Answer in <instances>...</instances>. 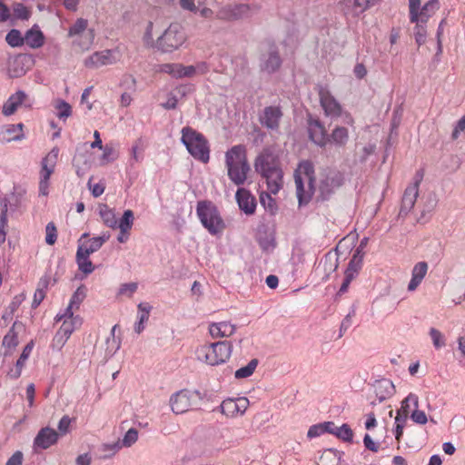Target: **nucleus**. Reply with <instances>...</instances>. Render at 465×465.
I'll use <instances>...</instances> for the list:
<instances>
[{
  "instance_id": "obj_1",
  "label": "nucleus",
  "mask_w": 465,
  "mask_h": 465,
  "mask_svg": "<svg viewBox=\"0 0 465 465\" xmlns=\"http://www.w3.org/2000/svg\"><path fill=\"white\" fill-rule=\"evenodd\" d=\"M254 168L266 180L270 193L276 194L283 183V172L277 151L273 147L263 148L255 159Z\"/></svg>"
},
{
  "instance_id": "obj_2",
  "label": "nucleus",
  "mask_w": 465,
  "mask_h": 465,
  "mask_svg": "<svg viewBox=\"0 0 465 465\" xmlns=\"http://www.w3.org/2000/svg\"><path fill=\"white\" fill-rule=\"evenodd\" d=\"M225 165L230 180L235 185H242L251 170L243 145H234L225 153Z\"/></svg>"
},
{
  "instance_id": "obj_3",
  "label": "nucleus",
  "mask_w": 465,
  "mask_h": 465,
  "mask_svg": "<svg viewBox=\"0 0 465 465\" xmlns=\"http://www.w3.org/2000/svg\"><path fill=\"white\" fill-rule=\"evenodd\" d=\"M232 352L231 341H214L200 345L195 350L196 359L210 366H217L229 361Z\"/></svg>"
},
{
  "instance_id": "obj_4",
  "label": "nucleus",
  "mask_w": 465,
  "mask_h": 465,
  "mask_svg": "<svg viewBox=\"0 0 465 465\" xmlns=\"http://www.w3.org/2000/svg\"><path fill=\"white\" fill-rule=\"evenodd\" d=\"M313 173V166L309 161L302 162L295 170L294 183L300 205L308 203L315 192Z\"/></svg>"
},
{
  "instance_id": "obj_5",
  "label": "nucleus",
  "mask_w": 465,
  "mask_h": 465,
  "mask_svg": "<svg viewBox=\"0 0 465 465\" xmlns=\"http://www.w3.org/2000/svg\"><path fill=\"white\" fill-rule=\"evenodd\" d=\"M187 41L183 26L172 23L156 39L155 49L163 54H171L179 50Z\"/></svg>"
},
{
  "instance_id": "obj_6",
  "label": "nucleus",
  "mask_w": 465,
  "mask_h": 465,
  "mask_svg": "<svg viewBox=\"0 0 465 465\" xmlns=\"http://www.w3.org/2000/svg\"><path fill=\"white\" fill-rule=\"evenodd\" d=\"M182 143L195 159L207 163L210 158L208 143L203 135L191 127L182 129Z\"/></svg>"
},
{
  "instance_id": "obj_7",
  "label": "nucleus",
  "mask_w": 465,
  "mask_h": 465,
  "mask_svg": "<svg viewBox=\"0 0 465 465\" xmlns=\"http://www.w3.org/2000/svg\"><path fill=\"white\" fill-rule=\"evenodd\" d=\"M196 211L202 224L211 234L222 232L225 228L224 222L213 203L208 201L199 202Z\"/></svg>"
},
{
  "instance_id": "obj_8",
  "label": "nucleus",
  "mask_w": 465,
  "mask_h": 465,
  "mask_svg": "<svg viewBox=\"0 0 465 465\" xmlns=\"http://www.w3.org/2000/svg\"><path fill=\"white\" fill-rule=\"evenodd\" d=\"M319 98L320 104L324 111L326 117H329L331 120H337L339 117L344 116V122L347 124H353L354 120L351 115L349 113L343 111L340 103L335 99V97L328 89L321 87L319 90Z\"/></svg>"
},
{
  "instance_id": "obj_9",
  "label": "nucleus",
  "mask_w": 465,
  "mask_h": 465,
  "mask_svg": "<svg viewBox=\"0 0 465 465\" xmlns=\"http://www.w3.org/2000/svg\"><path fill=\"white\" fill-rule=\"evenodd\" d=\"M198 398L197 391L180 390L170 396L169 406L174 414H183L193 408Z\"/></svg>"
},
{
  "instance_id": "obj_10",
  "label": "nucleus",
  "mask_w": 465,
  "mask_h": 465,
  "mask_svg": "<svg viewBox=\"0 0 465 465\" xmlns=\"http://www.w3.org/2000/svg\"><path fill=\"white\" fill-rule=\"evenodd\" d=\"M59 150L58 148H53L45 158H43L41 163V171H40V181H39V193L43 196H46L48 194L49 188V179L52 173L54 171L57 159H58Z\"/></svg>"
},
{
  "instance_id": "obj_11",
  "label": "nucleus",
  "mask_w": 465,
  "mask_h": 465,
  "mask_svg": "<svg viewBox=\"0 0 465 465\" xmlns=\"http://www.w3.org/2000/svg\"><path fill=\"white\" fill-rule=\"evenodd\" d=\"M250 402L246 397L228 398L220 405L221 413L228 419L242 417L249 408Z\"/></svg>"
},
{
  "instance_id": "obj_12",
  "label": "nucleus",
  "mask_w": 465,
  "mask_h": 465,
  "mask_svg": "<svg viewBox=\"0 0 465 465\" xmlns=\"http://www.w3.org/2000/svg\"><path fill=\"white\" fill-rule=\"evenodd\" d=\"M119 60L118 52L114 50H103L94 52L84 60L85 67L97 69L102 66L116 64Z\"/></svg>"
},
{
  "instance_id": "obj_13",
  "label": "nucleus",
  "mask_w": 465,
  "mask_h": 465,
  "mask_svg": "<svg viewBox=\"0 0 465 465\" xmlns=\"http://www.w3.org/2000/svg\"><path fill=\"white\" fill-rule=\"evenodd\" d=\"M423 179L422 172L419 171L415 173L413 177V183H411L404 192L401 203V208L400 211L401 214H407L410 211H411L416 203L418 194H419V186Z\"/></svg>"
},
{
  "instance_id": "obj_14",
  "label": "nucleus",
  "mask_w": 465,
  "mask_h": 465,
  "mask_svg": "<svg viewBox=\"0 0 465 465\" xmlns=\"http://www.w3.org/2000/svg\"><path fill=\"white\" fill-rule=\"evenodd\" d=\"M252 14V8L245 4L226 5L216 13L219 20L232 21L248 17Z\"/></svg>"
},
{
  "instance_id": "obj_15",
  "label": "nucleus",
  "mask_w": 465,
  "mask_h": 465,
  "mask_svg": "<svg viewBox=\"0 0 465 465\" xmlns=\"http://www.w3.org/2000/svg\"><path fill=\"white\" fill-rule=\"evenodd\" d=\"M282 115L283 114L279 106H267L261 113L259 122L268 130L278 131Z\"/></svg>"
},
{
  "instance_id": "obj_16",
  "label": "nucleus",
  "mask_w": 465,
  "mask_h": 465,
  "mask_svg": "<svg viewBox=\"0 0 465 465\" xmlns=\"http://www.w3.org/2000/svg\"><path fill=\"white\" fill-rule=\"evenodd\" d=\"M341 175L336 171H326L321 174L319 190L322 197L330 195L341 185Z\"/></svg>"
},
{
  "instance_id": "obj_17",
  "label": "nucleus",
  "mask_w": 465,
  "mask_h": 465,
  "mask_svg": "<svg viewBox=\"0 0 465 465\" xmlns=\"http://www.w3.org/2000/svg\"><path fill=\"white\" fill-rule=\"evenodd\" d=\"M59 440L58 432L51 427H44L39 430L34 439L33 447L36 450H46L57 443Z\"/></svg>"
},
{
  "instance_id": "obj_18",
  "label": "nucleus",
  "mask_w": 465,
  "mask_h": 465,
  "mask_svg": "<svg viewBox=\"0 0 465 465\" xmlns=\"http://www.w3.org/2000/svg\"><path fill=\"white\" fill-rule=\"evenodd\" d=\"M25 125L19 124H7L0 126V143L5 144L12 142H20L25 139Z\"/></svg>"
},
{
  "instance_id": "obj_19",
  "label": "nucleus",
  "mask_w": 465,
  "mask_h": 465,
  "mask_svg": "<svg viewBox=\"0 0 465 465\" xmlns=\"http://www.w3.org/2000/svg\"><path fill=\"white\" fill-rule=\"evenodd\" d=\"M381 0H341L340 5L344 12L358 17L371 7L376 5Z\"/></svg>"
},
{
  "instance_id": "obj_20",
  "label": "nucleus",
  "mask_w": 465,
  "mask_h": 465,
  "mask_svg": "<svg viewBox=\"0 0 465 465\" xmlns=\"http://www.w3.org/2000/svg\"><path fill=\"white\" fill-rule=\"evenodd\" d=\"M237 326L230 321L211 322L208 325V332L213 339H223L232 336Z\"/></svg>"
},
{
  "instance_id": "obj_21",
  "label": "nucleus",
  "mask_w": 465,
  "mask_h": 465,
  "mask_svg": "<svg viewBox=\"0 0 465 465\" xmlns=\"http://www.w3.org/2000/svg\"><path fill=\"white\" fill-rule=\"evenodd\" d=\"M30 58L26 55L19 54L10 57L8 60L7 72L10 77L16 78L24 75L28 70Z\"/></svg>"
},
{
  "instance_id": "obj_22",
  "label": "nucleus",
  "mask_w": 465,
  "mask_h": 465,
  "mask_svg": "<svg viewBox=\"0 0 465 465\" xmlns=\"http://www.w3.org/2000/svg\"><path fill=\"white\" fill-rule=\"evenodd\" d=\"M28 95L24 91H17L10 95L2 106V114L5 116L13 115L23 104L27 101Z\"/></svg>"
},
{
  "instance_id": "obj_23",
  "label": "nucleus",
  "mask_w": 465,
  "mask_h": 465,
  "mask_svg": "<svg viewBox=\"0 0 465 465\" xmlns=\"http://www.w3.org/2000/svg\"><path fill=\"white\" fill-rule=\"evenodd\" d=\"M235 197L238 205L242 212L248 215L254 213L256 208V201L248 190L244 188H239L236 192Z\"/></svg>"
},
{
  "instance_id": "obj_24",
  "label": "nucleus",
  "mask_w": 465,
  "mask_h": 465,
  "mask_svg": "<svg viewBox=\"0 0 465 465\" xmlns=\"http://www.w3.org/2000/svg\"><path fill=\"white\" fill-rule=\"evenodd\" d=\"M282 60L278 52L274 48H271L262 55L260 66L263 72L272 74L280 68Z\"/></svg>"
},
{
  "instance_id": "obj_25",
  "label": "nucleus",
  "mask_w": 465,
  "mask_h": 465,
  "mask_svg": "<svg viewBox=\"0 0 465 465\" xmlns=\"http://www.w3.org/2000/svg\"><path fill=\"white\" fill-rule=\"evenodd\" d=\"M56 321H63L58 331L68 337H70L74 330L79 328L82 324V319L79 316H74V314L72 316L65 315V312L63 314H58L56 316Z\"/></svg>"
},
{
  "instance_id": "obj_26",
  "label": "nucleus",
  "mask_w": 465,
  "mask_h": 465,
  "mask_svg": "<svg viewBox=\"0 0 465 465\" xmlns=\"http://www.w3.org/2000/svg\"><path fill=\"white\" fill-rule=\"evenodd\" d=\"M428 268L426 262H419L413 266L411 279L408 284L409 292H414L419 287L428 272Z\"/></svg>"
},
{
  "instance_id": "obj_27",
  "label": "nucleus",
  "mask_w": 465,
  "mask_h": 465,
  "mask_svg": "<svg viewBox=\"0 0 465 465\" xmlns=\"http://www.w3.org/2000/svg\"><path fill=\"white\" fill-rule=\"evenodd\" d=\"M24 331L21 322H15L7 334L3 339V346L5 348V354L11 353L18 344V333Z\"/></svg>"
},
{
  "instance_id": "obj_28",
  "label": "nucleus",
  "mask_w": 465,
  "mask_h": 465,
  "mask_svg": "<svg viewBox=\"0 0 465 465\" xmlns=\"http://www.w3.org/2000/svg\"><path fill=\"white\" fill-rule=\"evenodd\" d=\"M309 134L312 141L320 146H324L329 140L326 130L319 120H313L309 123Z\"/></svg>"
},
{
  "instance_id": "obj_29",
  "label": "nucleus",
  "mask_w": 465,
  "mask_h": 465,
  "mask_svg": "<svg viewBox=\"0 0 465 465\" xmlns=\"http://www.w3.org/2000/svg\"><path fill=\"white\" fill-rule=\"evenodd\" d=\"M110 238V234L105 232L100 236L94 237L87 242L80 244L78 246V251L84 252V254H92L94 252L98 251L103 244Z\"/></svg>"
},
{
  "instance_id": "obj_30",
  "label": "nucleus",
  "mask_w": 465,
  "mask_h": 465,
  "mask_svg": "<svg viewBox=\"0 0 465 465\" xmlns=\"http://www.w3.org/2000/svg\"><path fill=\"white\" fill-rule=\"evenodd\" d=\"M45 37L37 25L27 30L24 35V43L31 48H39L44 45Z\"/></svg>"
},
{
  "instance_id": "obj_31",
  "label": "nucleus",
  "mask_w": 465,
  "mask_h": 465,
  "mask_svg": "<svg viewBox=\"0 0 465 465\" xmlns=\"http://www.w3.org/2000/svg\"><path fill=\"white\" fill-rule=\"evenodd\" d=\"M86 296V288L84 285H81L76 289L74 294L71 297L70 302L65 309V315L72 316L74 314V310H78L80 304L83 302Z\"/></svg>"
},
{
  "instance_id": "obj_32",
  "label": "nucleus",
  "mask_w": 465,
  "mask_h": 465,
  "mask_svg": "<svg viewBox=\"0 0 465 465\" xmlns=\"http://www.w3.org/2000/svg\"><path fill=\"white\" fill-rule=\"evenodd\" d=\"M438 203L437 195L433 192H430L427 194L423 195L421 198L420 205H421V217L419 219L420 221L427 214H430L434 209L436 208Z\"/></svg>"
},
{
  "instance_id": "obj_33",
  "label": "nucleus",
  "mask_w": 465,
  "mask_h": 465,
  "mask_svg": "<svg viewBox=\"0 0 465 465\" xmlns=\"http://www.w3.org/2000/svg\"><path fill=\"white\" fill-rule=\"evenodd\" d=\"M94 40V31L91 30L85 32L74 38L73 45L77 47L80 51L84 52L89 50Z\"/></svg>"
},
{
  "instance_id": "obj_34",
  "label": "nucleus",
  "mask_w": 465,
  "mask_h": 465,
  "mask_svg": "<svg viewBox=\"0 0 465 465\" xmlns=\"http://www.w3.org/2000/svg\"><path fill=\"white\" fill-rule=\"evenodd\" d=\"M99 214L104 224L111 229L117 228V218L113 209L106 204L99 205Z\"/></svg>"
},
{
  "instance_id": "obj_35",
  "label": "nucleus",
  "mask_w": 465,
  "mask_h": 465,
  "mask_svg": "<svg viewBox=\"0 0 465 465\" xmlns=\"http://www.w3.org/2000/svg\"><path fill=\"white\" fill-rule=\"evenodd\" d=\"M117 326L114 325L109 333V335L105 338V357H112L121 346V341L119 338L115 336V330Z\"/></svg>"
},
{
  "instance_id": "obj_36",
  "label": "nucleus",
  "mask_w": 465,
  "mask_h": 465,
  "mask_svg": "<svg viewBox=\"0 0 465 465\" xmlns=\"http://www.w3.org/2000/svg\"><path fill=\"white\" fill-rule=\"evenodd\" d=\"M151 309L152 306L148 303L141 302L138 304V322L134 325L135 332L141 333L143 331L144 322L149 319Z\"/></svg>"
},
{
  "instance_id": "obj_37",
  "label": "nucleus",
  "mask_w": 465,
  "mask_h": 465,
  "mask_svg": "<svg viewBox=\"0 0 465 465\" xmlns=\"http://www.w3.org/2000/svg\"><path fill=\"white\" fill-rule=\"evenodd\" d=\"M341 454L332 449L325 450L319 459L318 465H339Z\"/></svg>"
},
{
  "instance_id": "obj_38",
  "label": "nucleus",
  "mask_w": 465,
  "mask_h": 465,
  "mask_svg": "<svg viewBox=\"0 0 465 465\" xmlns=\"http://www.w3.org/2000/svg\"><path fill=\"white\" fill-rule=\"evenodd\" d=\"M330 140L336 145L344 146L349 140V132L347 128L336 126L331 132Z\"/></svg>"
},
{
  "instance_id": "obj_39",
  "label": "nucleus",
  "mask_w": 465,
  "mask_h": 465,
  "mask_svg": "<svg viewBox=\"0 0 465 465\" xmlns=\"http://www.w3.org/2000/svg\"><path fill=\"white\" fill-rule=\"evenodd\" d=\"M76 262L79 270L83 272L84 274H90L94 270V267L89 259V254H84V252L78 250L76 252Z\"/></svg>"
},
{
  "instance_id": "obj_40",
  "label": "nucleus",
  "mask_w": 465,
  "mask_h": 465,
  "mask_svg": "<svg viewBox=\"0 0 465 465\" xmlns=\"http://www.w3.org/2000/svg\"><path fill=\"white\" fill-rule=\"evenodd\" d=\"M439 7L434 1H428L418 12V23H426L428 19L438 10Z\"/></svg>"
},
{
  "instance_id": "obj_41",
  "label": "nucleus",
  "mask_w": 465,
  "mask_h": 465,
  "mask_svg": "<svg viewBox=\"0 0 465 465\" xmlns=\"http://www.w3.org/2000/svg\"><path fill=\"white\" fill-rule=\"evenodd\" d=\"M91 28H88V21L84 18H78L75 23L69 28L68 35L70 37H76L85 32L91 31Z\"/></svg>"
},
{
  "instance_id": "obj_42",
  "label": "nucleus",
  "mask_w": 465,
  "mask_h": 465,
  "mask_svg": "<svg viewBox=\"0 0 465 465\" xmlns=\"http://www.w3.org/2000/svg\"><path fill=\"white\" fill-rule=\"evenodd\" d=\"M134 213L131 210H126L124 212L122 218L117 220V228L123 232H129L134 224Z\"/></svg>"
},
{
  "instance_id": "obj_43",
  "label": "nucleus",
  "mask_w": 465,
  "mask_h": 465,
  "mask_svg": "<svg viewBox=\"0 0 465 465\" xmlns=\"http://www.w3.org/2000/svg\"><path fill=\"white\" fill-rule=\"evenodd\" d=\"M13 10V17L15 19H19L23 21H26L31 17V11L21 3H15L12 5Z\"/></svg>"
},
{
  "instance_id": "obj_44",
  "label": "nucleus",
  "mask_w": 465,
  "mask_h": 465,
  "mask_svg": "<svg viewBox=\"0 0 465 465\" xmlns=\"http://www.w3.org/2000/svg\"><path fill=\"white\" fill-rule=\"evenodd\" d=\"M56 110V115L60 119H66L72 114L71 105L64 100H56L54 104Z\"/></svg>"
},
{
  "instance_id": "obj_45",
  "label": "nucleus",
  "mask_w": 465,
  "mask_h": 465,
  "mask_svg": "<svg viewBox=\"0 0 465 465\" xmlns=\"http://www.w3.org/2000/svg\"><path fill=\"white\" fill-rule=\"evenodd\" d=\"M5 41L12 47L22 46L24 43V35L17 29H12L5 36Z\"/></svg>"
},
{
  "instance_id": "obj_46",
  "label": "nucleus",
  "mask_w": 465,
  "mask_h": 465,
  "mask_svg": "<svg viewBox=\"0 0 465 465\" xmlns=\"http://www.w3.org/2000/svg\"><path fill=\"white\" fill-rule=\"evenodd\" d=\"M257 365L258 361L256 359H252L246 366H243L235 371V378L243 379L250 377L254 372Z\"/></svg>"
},
{
  "instance_id": "obj_47",
  "label": "nucleus",
  "mask_w": 465,
  "mask_h": 465,
  "mask_svg": "<svg viewBox=\"0 0 465 465\" xmlns=\"http://www.w3.org/2000/svg\"><path fill=\"white\" fill-rule=\"evenodd\" d=\"M411 404H412L415 408L419 406V398L417 395L413 393H410L402 401L401 406L398 412L402 413L404 415L409 416Z\"/></svg>"
},
{
  "instance_id": "obj_48",
  "label": "nucleus",
  "mask_w": 465,
  "mask_h": 465,
  "mask_svg": "<svg viewBox=\"0 0 465 465\" xmlns=\"http://www.w3.org/2000/svg\"><path fill=\"white\" fill-rule=\"evenodd\" d=\"M334 436L345 442H351L353 431L348 424H342L335 430Z\"/></svg>"
},
{
  "instance_id": "obj_49",
  "label": "nucleus",
  "mask_w": 465,
  "mask_h": 465,
  "mask_svg": "<svg viewBox=\"0 0 465 465\" xmlns=\"http://www.w3.org/2000/svg\"><path fill=\"white\" fill-rule=\"evenodd\" d=\"M361 256L358 257L353 255L348 264L347 270L345 271V275L351 276V278L354 279L361 267Z\"/></svg>"
},
{
  "instance_id": "obj_50",
  "label": "nucleus",
  "mask_w": 465,
  "mask_h": 465,
  "mask_svg": "<svg viewBox=\"0 0 465 465\" xmlns=\"http://www.w3.org/2000/svg\"><path fill=\"white\" fill-rule=\"evenodd\" d=\"M260 202L262 205L268 210L271 213H274L277 206L275 200L268 193L262 192L260 195Z\"/></svg>"
},
{
  "instance_id": "obj_51",
  "label": "nucleus",
  "mask_w": 465,
  "mask_h": 465,
  "mask_svg": "<svg viewBox=\"0 0 465 465\" xmlns=\"http://www.w3.org/2000/svg\"><path fill=\"white\" fill-rule=\"evenodd\" d=\"M153 24L152 22H149L145 27V31L143 36V44L146 47L154 48L155 49V43L156 40L153 38Z\"/></svg>"
},
{
  "instance_id": "obj_52",
  "label": "nucleus",
  "mask_w": 465,
  "mask_h": 465,
  "mask_svg": "<svg viewBox=\"0 0 465 465\" xmlns=\"http://www.w3.org/2000/svg\"><path fill=\"white\" fill-rule=\"evenodd\" d=\"M138 440V431L137 430L132 428L129 429L124 434L122 441H120L122 447L129 448L134 445Z\"/></svg>"
},
{
  "instance_id": "obj_53",
  "label": "nucleus",
  "mask_w": 465,
  "mask_h": 465,
  "mask_svg": "<svg viewBox=\"0 0 465 465\" xmlns=\"http://www.w3.org/2000/svg\"><path fill=\"white\" fill-rule=\"evenodd\" d=\"M72 419L68 415H64L61 418L57 425V432L60 436H64L70 432V427Z\"/></svg>"
},
{
  "instance_id": "obj_54",
  "label": "nucleus",
  "mask_w": 465,
  "mask_h": 465,
  "mask_svg": "<svg viewBox=\"0 0 465 465\" xmlns=\"http://www.w3.org/2000/svg\"><path fill=\"white\" fill-rule=\"evenodd\" d=\"M429 333L435 348L439 349L445 345L444 336L439 330L430 328Z\"/></svg>"
},
{
  "instance_id": "obj_55",
  "label": "nucleus",
  "mask_w": 465,
  "mask_h": 465,
  "mask_svg": "<svg viewBox=\"0 0 465 465\" xmlns=\"http://www.w3.org/2000/svg\"><path fill=\"white\" fill-rule=\"evenodd\" d=\"M181 64H164L161 66V71L173 77L181 78Z\"/></svg>"
},
{
  "instance_id": "obj_56",
  "label": "nucleus",
  "mask_w": 465,
  "mask_h": 465,
  "mask_svg": "<svg viewBox=\"0 0 465 465\" xmlns=\"http://www.w3.org/2000/svg\"><path fill=\"white\" fill-rule=\"evenodd\" d=\"M410 19L412 23H418V12L420 9V0H409Z\"/></svg>"
},
{
  "instance_id": "obj_57",
  "label": "nucleus",
  "mask_w": 465,
  "mask_h": 465,
  "mask_svg": "<svg viewBox=\"0 0 465 465\" xmlns=\"http://www.w3.org/2000/svg\"><path fill=\"white\" fill-rule=\"evenodd\" d=\"M121 86L126 91L134 92L136 80L132 74H124L121 80Z\"/></svg>"
},
{
  "instance_id": "obj_58",
  "label": "nucleus",
  "mask_w": 465,
  "mask_h": 465,
  "mask_svg": "<svg viewBox=\"0 0 465 465\" xmlns=\"http://www.w3.org/2000/svg\"><path fill=\"white\" fill-rule=\"evenodd\" d=\"M88 187H89L94 197H99L104 192L105 183L101 181L97 183L93 184L92 178H90L88 181Z\"/></svg>"
},
{
  "instance_id": "obj_59",
  "label": "nucleus",
  "mask_w": 465,
  "mask_h": 465,
  "mask_svg": "<svg viewBox=\"0 0 465 465\" xmlns=\"http://www.w3.org/2000/svg\"><path fill=\"white\" fill-rule=\"evenodd\" d=\"M46 236L45 242L49 245H53L56 242L57 234L56 228L53 223H49L45 228Z\"/></svg>"
},
{
  "instance_id": "obj_60",
  "label": "nucleus",
  "mask_w": 465,
  "mask_h": 465,
  "mask_svg": "<svg viewBox=\"0 0 465 465\" xmlns=\"http://www.w3.org/2000/svg\"><path fill=\"white\" fill-rule=\"evenodd\" d=\"M416 26H415V29H414V35H415V40L417 42V44L419 45H422L425 43V39H426V29L425 27L420 25V23H416Z\"/></svg>"
},
{
  "instance_id": "obj_61",
  "label": "nucleus",
  "mask_w": 465,
  "mask_h": 465,
  "mask_svg": "<svg viewBox=\"0 0 465 465\" xmlns=\"http://www.w3.org/2000/svg\"><path fill=\"white\" fill-rule=\"evenodd\" d=\"M45 288H46L45 282L43 283V287H38L35 290V294H34L33 302H32V306L34 308H36L42 302V301L45 299Z\"/></svg>"
},
{
  "instance_id": "obj_62",
  "label": "nucleus",
  "mask_w": 465,
  "mask_h": 465,
  "mask_svg": "<svg viewBox=\"0 0 465 465\" xmlns=\"http://www.w3.org/2000/svg\"><path fill=\"white\" fill-rule=\"evenodd\" d=\"M34 347L33 341H30L26 346L24 348L23 352L20 356V358L16 361V365L18 367H24L26 360L28 359L29 355L32 352Z\"/></svg>"
},
{
  "instance_id": "obj_63",
  "label": "nucleus",
  "mask_w": 465,
  "mask_h": 465,
  "mask_svg": "<svg viewBox=\"0 0 465 465\" xmlns=\"http://www.w3.org/2000/svg\"><path fill=\"white\" fill-rule=\"evenodd\" d=\"M103 155L101 160L103 163H109L113 161L115 157V152L113 146L106 144L104 147L103 146Z\"/></svg>"
},
{
  "instance_id": "obj_64",
  "label": "nucleus",
  "mask_w": 465,
  "mask_h": 465,
  "mask_svg": "<svg viewBox=\"0 0 465 465\" xmlns=\"http://www.w3.org/2000/svg\"><path fill=\"white\" fill-rule=\"evenodd\" d=\"M411 420L418 424H425L428 421L426 413L423 411H420L417 408L411 414Z\"/></svg>"
}]
</instances>
